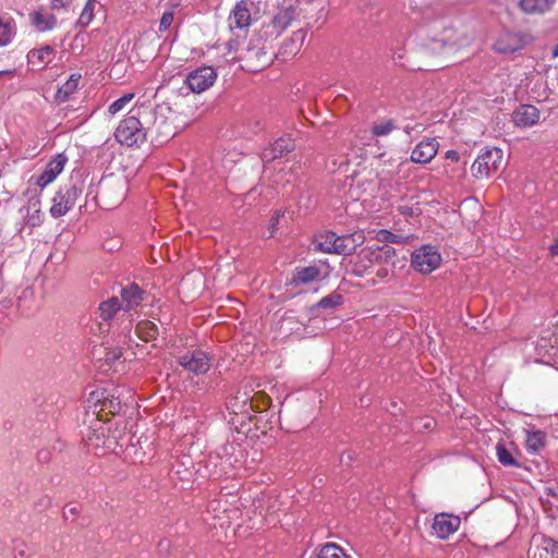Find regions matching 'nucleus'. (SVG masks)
I'll list each match as a JSON object with an SVG mask.
<instances>
[{"mask_svg": "<svg viewBox=\"0 0 558 558\" xmlns=\"http://www.w3.org/2000/svg\"><path fill=\"white\" fill-rule=\"evenodd\" d=\"M144 126L147 131V141L155 146L168 143L175 134L173 113L167 106H142L141 109Z\"/></svg>", "mask_w": 558, "mask_h": 558, "instance_id": "nucleus-1", "label": "nucleus"}, {"mask_svg": "<svg viewBox=\"0 0 558 558\" xmlns=\"http://www.w3.org/2000/svg\"><path fill=\"white\" fill-rule=\"evenodd\" d=\"M141 107L132 109L116 129V140L125 146H140L147 141V131L143 123Z\"/></svg>", "mask_w": 558, "mask_h": 558, "instance_id": "nucleus-2", "label": "nucleus"}, {"mask_svg": "<svg viewBox=\"0 0 558 558\" xmlns=\"http://www.w3.org/2000/svg\"><path fill=\"white\" fill-rule=\"evenodd\" d=\"M473 40L472 34L464 29H457L442 22L434 23L429 36L428 46L433 50H441L445 47L463 48L470 46Z\"/></svg>", "mask_w": 558, "mask_h": 558, "instance_id": "nucleus-3", "label": "nucleus"}, {"mask_svg": "<svg viewBox=\"0 0 558 558\" xmlns=\"http://www.w3.org/2000/svg\"><path fill=\"white\" fill-rule=\"evenodd\" d=\"M109 427L107 423L100 421L98 417L94 418L86 432L83 433L84 440L89 450H95L98 454V449L114 450L118 445L114 436L108 435Z\"/></svg>", "mask_w": 558, "mask_h": 558, "instance_id": "nucleus-4", "label": "nucleus"}, {"mask_svg": "<svg viewBox=\"0 0 558 558\" xmlns=\"http://www.w3.org/2000/svg\"><path fill=\"white\" fill-rule=\"evenodd\" d=\"M83 189L84 182L82 181L61 186L52 199L51 216L53 218L64 216L75 205L77 198L83 193Z\"/></svg>", "mask_w": 558, "mask_h": 558, "instance_id": "nucleus-5", "label": "nucleus"}, {"mask_svg": "<svg viewBox=\"0 0 558 558\" xmlns=\"http://www.w3.org/2000/svg\"><path fill=\"white\" fill-rule=\"evenodd\" d=\"M501 161L502 150L500 148H485L473 162L471 172L476 179L489 178L499 169Z\"/></svg>", "mask_w": 558, "mask_h": 558, "instance_id": "nucleus-6", "label": "nucleus"}, {"mask_svg": "<svg viewBox=\"0 0 558 558\" xmlns=\"http://www.w3.org/2000/svg\"><path fill=\"white\" fill-rule=\"evenodd\" d=\"M441 255L436 246L426 244L416 248L412 254V266L421 274H430L439 267Z\"/></svg>", "mask_w": 558, "mask_h": 558, "instance_id": "nucleus-7", "label": "nucleus"}, {"mask_svg": "<svg viewBox=\"0 0 558 558\" xmlns=\"http://www.w3.org/2000/svg\"><path fill=\"white\" fill-rule=\"evenodd\" d=\"M177 362L195 375L206 374L210 368V357L202 350H189L177 357Z\"/></svg>", "mask_w": 558, "mask_h": 558, "instance_id": "nucleus-8", "label": "nucleus"}, {"mask_svg": "<svg viewBox=\"0 0 558 558\" xmlns=\"http://www.w3.org/2000/svg\"><path fill=\"white\" fill-rule=\"evenodd\" d=\"M216 78L217 73L214 68L201 66L190 72L184 82L193 93H202L209 88Z\"/></svg>", "mask_w": 558, "mask_h": 558, "instance_id": "nucleus-9", "label": "nucleus"}, {"mask_svg": "<svg viewBox=\"0 0 558 558\" xmlns=\"http://www.w3.org/2000/svg\"><path fill=\"white\" fill-rule=\"evenodd\" d=\"M527 44V36L521 33L507 32L500 35L494 44L495 51L509 54L513 53Z\"/></svg>", "mask_w": 558, "mask_h": 558, "instance_id": "nucleus-10", "label": "nucleus"}, {"mask_svg": "<svg viewBox=\"0 0 558 558\" xmlns=\"http://www.w3.org/2000/svg\"><path fill=\"white\" fill-rule=\"evenodd\" d=\"M460 524L461 520L458 515L444 512L435 515L432 527L439 538L446 539L460 527Z\"/></svg>", "mask_w": 558, "mask_h": 558, "instance_id": "nucleus-11", "label": "nucleus"}, {"mask_svg": "<svg viewBox=\"0 0 558 558\" xmlns=\"http://www.w3.org/2000/svg\"><path fill=\"white\" fill-rule=\"evenodd\" d=\"M68 158L64 154H58L52 160H50L44 171L36 177V184L44 189L51 183L58 174H60L66 163Z\"/></svg>", "mask_w": 558, "mask_h": 558, "instance_id": "nucleus-12", "label": "nucleus"}, {"mask_svg": "<svg viewBox=\"0 0 558 558\" xmlns=\"http://www.w3.org/2000/svg\"><path fill=\"white\" fill-rule=\"evenodd\" d=\"M120 295L122 310L130 312L136 310L143 303L147 293L136 283H129L121 289Z\"/></svg>", "mask_w": 558, "mask_h": 558, "instance_id": "nucleus-13", "label": "nucleus"}, {"mask_svg": "<svg viewBox=\"0 0 558 558\" xmlns=\"http://www.w3.org/2000/svg\"><path fill=\"white\" fill-rule=\"evenodd\" d=\"M438 148L439 143L436 138H425L412 150L411 161L415 163H427L437 155Z\"/></svg>", "mask_w": 558, "mask_h": 558, "instance_id": "nucleus-14", "label": "nucleus"}, {"mask_svg": "<svg viewBox=\"0 0 558 558\" xmlns=\"http://www.w3.org/2000/svg\"><path fill=\"white\" fill-rule=\"evenodd\" d=\"M295 149L294 141L291 137H280L275 143L264 149L262 153V160L264 162H271L277 158L283 157L286 154Z\"/></svg>", "mask_w": 558, "mask_h": 558, "instance_id": "nucleus-15", "label": "nucleus"}, {"mask_svg": "<svg viewBox=\"0 0 558 558\" xmlns=\"http://www.w3.org/2000/svg\"><path fill=\"white\" fill-rule=\"evenodd\" d=\"M539 110L533 105H520L512 112V121L519 128H530L539 121Z\"/></svg>", "mask_w": 558, "mask_h": 558, "instance_id": "nucleus-16", "label": "nucleus"}, {"mask_svg": "<svg viewBox=\"0 0 558 558\" xmlns=\"http://www.w3.org/2000/svg\"><path fill=\"white\" fill-rule=\"evenodd\" d=\"M247 1L248 0H240L232 10L231 15L229 17L231 29H243L251 25L252 17L248 10Z\"/></svg>", "mask_w": 558, "mask_h": 558, "instance_id": "nucleus-17", "label": "nucleus"}, {"mask_svg": "<svg viewBox=\"0 0 558 558\" xmlns=\"http://www.w3.org/2000/svg\"><path fill=\"white\" fill-rule=\"evenodd\" d=\"M337 254L351 255L356 247L364 243L365 236L362 232H353L343 235H337Z\"/></svg>", "mask_w": 558, "mask_h": 558, "instance_id": "nucleus-18", "label": "nucleus"}, {"mask_svg": "<svg viewBox=\"0 0 558 558\" xmlns=\"http://www.w3.org/2000/svg\"><path fill=\"white\" fill-rule=\"evenodd\" d=\"M367 255L371 256V259H373V262H375V264L377 265H389L393 264L392 259L396 256V250L388 244L376 246L374 248L364 247V253L362 257L365 258V256Z\"/></svg>", "mask_w": 558, "mask_h": 558, "instance_id": "nucleus-19", "label": "nucleus"}, {"mask_svg": "<svg viewBox=\"0 0 558 558\" xmlns=\"http://www.w3.org/2000/svg\"><path fill=\"white\" fill-rule=\"evenodd\" d=\"M294 17L295 10L292 7L281 9L276 15H274L271 23L268 25V27L272 28L270 35L279 36L291 25Z\"/></svg>", "mask_w": 558, "mask_h": 558, "instance_id": "nucleus-20", "label": "nucleus"}, {"mask_svg": "<svg viewBox=\"0 0 558 558\" xmlns=\"http://www.w3.org/2000/svg\"><path fill=\"white\" fill-rule=\"evenodd\" d=\"M555 3V0H519L518 7L529 15L544 14L549 11Z\"/></svg>", "mask_w": 558, "mask_h": 558, "instance_id": "nucleus-21", "label": "nucleus"}, {"mask_svg": "<svg viewBox=\"0 0 558 558\" xmlns=\"http://www.w3.org/2000/svg\"><path fill=\"white\" fill-rule=\"evenodd\" d=\"M25 211L24 220L26 225L31 227H38L43 222V216L40 210V199L32 197L28 199L27 205L21 209Z\"/></svg>", "mask_w": 558, "mask_h": 558, "instance_id": "nucleus-22", "label": "nucleus"}, {"mask_svg": "<svg viewBox=\"0 0 558 558\" xmlns=\"http://www.w3.org/2000/svg\"><path fill=\"white\" fill-rule=\"evenodd\" d=\"M319 276L320 269L317 266L296 267L291 283L294 286L307 284L317 280Z\"/></svg>", "mask_w": 558, "mask_h": 558, "instance_id": "nucleus-23", "label": "nucleus"}, {"mask_svg": "<svg viewBox=\"0 0 558 558\" xmlns=\"http://www.w3.org/2000/svg\"><path fill=\"white\" fill-rule=\"evenodd\" d=\"M82 78L80 73H73L69 80L58 88L56 99L59 102H65L70 100L72 95L77 90L78 82Z\"/></svg>", "mask_w": 558, "mask_h": 558, "instance_id": "nucleus-24", "label": "nucleus"}, {"mask_svg": "<svg viewBox=\"0 0 558 558\" xmlns=\"http://www.w3.org/2000/svg\"><path fill=\"white\" fill-rule=\"evenodd\" d=\"M122 410V399L118 387H111L107 390L105 401L100 411H108L110 414H119Z\"/></svg>", "mask_w": 558, "mask_h": 558, "instance_id": "nucleus-25", "label": "nucleus"}, {"mask_svg": "<svg viewBox=\"0 0 558 558\" xmlns=\"http://www.w3.org/2000/svg\"><path fill=\"white\" fill-rule=\"evenodd\" d=\"M337 234L332 231H327L317 236L315 248L326 254H337Z\"/></svg>", "mask_w": 558, "mask_h": 558, "instance_id": "nucleus-26", "label": "nucleus"}, {"mask_svg": "<svg viewBox=\"0 0 558 558\" xmlns=\"http://www.w3.org/2000/svg\"><path fill=\"white\" fill-rule=\"evenodd\" d=\"M531 558H558V542L544 537L539 546L532 553Z\"/></svg>", "mask_w": 558, "mask_h": 558, "instance_id": "nucleus-27", "label": "nucleus"}, {"mask_svg": "<svg viewBox=\"0 0 558 558\" xmlns=\"http://www.w3.org/2000/svg\"><path fill=\"white\" fill-rule=\"evenodd\" d=\"M29 19L32 24L39 31V32H47L57 25V19L52 14H44L40 11H35L29 14Z\"/></svg>", "mask_w": 558, "mask_h": 558, "instance_id": "nucleus-28", "label": "nucleus"}, {"mask_svg": "<svg viewBox=\"0 0 558 558\" xmlns=\"http://www.w3.org/2000/svg\"><path fill=\"white\" fill-rule=\"evenodd\" d=\"M136 336L143 341L156 340L159 335L158 326L150 320H141L135 327Z\"/></svg>", "mask_w": 558, "mask_h": 558, "instance_id": "nucleus-29", "label": "nucleus"}, {"mask_svg": "<svg viewBox=\"0 0 558 558\" xmlns=\"http://www.w3.org/2000/svg\"><path fill=\"white\" fill-rule=\"evenodd\" d=\"M364 253V248H362L356 256L354 257V260L352 262V270L351 272L355 275L356 277H363L365 276L369 268L375 265V262L371 259V256L362 257Z\"/></svg>", "mask_w": 558, "mask_h": 558, "instance_id": "nucleus-30", "label": "nucleus"}, {"mask_svg": "<svg viewBox=\"0 0 558 558\" xmlns=\"http://www.w3.org/2000/svg\"><path fill=\"white\" fill-rule=\"evenodd\" d=\"M496 456L500 464L504 466H515L519 468L520 463L512 456L511 449L508 448L505 441H498L496 445Z\"/></svg>", "mask_w": 558, "mask_h": 558, "instance_id": "nucleus-31", "label": "nucleus"}, {"mask_svg": "<svg viewBox=\"0 0 558 558\" xmlns=\"http://www.w3.org/2000/svg\"><path fill=\"white\" fill-rule=\"evenodd\" d=\"M343 304V296L338 292H332L324 298H322L315 305L312 307V312L316 310H332Z\"/></svg>", "mask_w": 558, "mask_h": 558, "instance_id": "nucleus-32", "label": "nucleus"}, {"mask_svg": "<svg viewBox=\"0 0 558 558\" xmlns=\"http://www.w3.org/2000/svg\"><path fill=\"white\" fill-rule=\"evenodd\" d=\"M122 308L120 300L117 296H113L107 301H104L99 305L100 317L104 320H110L116 313Z\"/></svg>", "mask_w": 558, "mask_h": 558, "instance_id": "nucleus-33", "label": "nucleus"}, {"mask_svg": "<svg viewBox=\"0 0 558 558\" xmlns=\"http://www.w3.org/2000/svg\"><path fill=\"white\" fill-rule=\"evenodd\" d=\"M546 435L542 430L526 432V449L529 451L537 452L545 446Z\"/></svg>", "mask_w": 558, "mask_h": 558, "instance_id": "nucleus-34", "label": "nucleus"}, {"mask_svg": "<svg viewBox=\"0 0 558 558\" xmlns=\"http://www.w3.org/2000/svg\"><path fill=\"white\" fill-rule=\"evenodd\" d=\"M396 129L397 125L391 119L379 120L373 123L371 134L375 137L387 136Z\"/></svg>", "mask_w": 558, "mask_h": 558, "instance_id": "nucleus-35", "label": "nucleus"}, {"mask_svg": "<svg viewBox=\"0 0 558 558\" xmlns=\"http://www.w3.org/2000/svg\"><path fill=\"white\" fill-rule=\"evenodd\" d=\"M318 558H350V556L339 545L327 543L320 548Z\"/></svg>", "mask_w": 558, "mask_h": 558, "instance_id": "nucleus-36", "label": "nucleus"}, {"mask_svg": "<svg viewBox=\"0 0 558 558\" xmlns=\"http://www.w3.org/2000/svg\"><path fill=\"white\" fill-rule=\"evenodd\" d=\"M56 50L51 46H44L37 50H33L29 52V58H37L38 61L43 64H48L51 62V57L54 54Z\"/></svg>", "mask_w": 558, "mask_h": 558, "instance_id": "nucleus-37", "label": "nucleus"}, {"mask_svg": "<svg viewBox=\"0 0 558 558\" xmlns=\"http://www.w3.org/2000/svg\"><path fill=\"white\" fill-rule=\"evenodd\" d=\"M107 390L108 388H99V389H96V390H93L88 397H87V404L89 408L94 407L95 409L100 405V408H102L104 405V401H105V396H107Z\"/></svg>", "mask_w": 558, "mask_h": 558, "instance_id": "nucleus-38", "label": "nucleus"}, {"mask_svg": "<svg viewBox=\"0 0 558 558\" xmlns=\"http://www.w3.org/2000/svg\"><path fill=\"white\" fill-rule=\"evenodd\" d=\"M134 98L133 93H128L114 100L108 108V112L111 116L117 114L120 112L132 99Z\"/></svg>", "mask_w": 558, "mask_h": 558, "instance_id": "nucleus-39", "label": "nucleus"}, {"mask_svg": "<svg viewBox=\"0 0 558 558\" xmlns=\"http://www.w3.org/2000/svg\"><path fill=\"white\" fill-rule=\"evenodd\" d=\"M376 239L378 242H383L385 244L403 242V236L401 234H396L385 229H381L377 232Z\"/></svg>", "mask_w": 558, "mask_h": 558, "instance_id": "nucleus-40", "label": "nucleus"}, {"mask_svg": "<svg viewBox=\"0 0 558 558\" xmlns=\"http://www.w3.org/2000/svg\"><path fill=\"white\" fill-rule=\"evenodd\" d=\"M93 12H94V0H88L80 15V19H78L80 24L83 26H87L93 20V16H94Z\"/></svg>", "mask_w": 558, "mask_h": 558, "instance_id": "nucleus-41", "label": "nucleus"}, {"mask_svg": "<svg viewBox=\"0 0 558 558\" xmlns=\"http://www.w3.org/2000/svg\"><path fill=\"white\" fill-rule=\"evenodd\" d=\"M173 22V12L172 11H166L163 12L160 23H159V32L163 33L168 31Z\"/></svg>", "mask_w": 558, "mask_h": 558, "instance_id": "nucleus-42", "label": "nucleus"}, {"mask_svg": "<svg viewBox=\"0 0 558 558\" xmlns=\"http://www.w3.org/2000/svg\"><path fill=\"white\" fill-rule=\"evenodd\" d=\"M283 216V213L281 210H277L275 211L274 216L271 217L270 219V222H269V230H270V234L269 236H272L276 229H277V226L279 223V220L280 218Z\"/></svg>", "mask_w": 558, "mask_h": 558, "instance_id": "nucleus-43", "label": "nucleus"}, {"mask_svg": "<svg viewBox=\"0 0 558 558\" xmlns=\"http://www.w3.org/2000/svg\"><path fill=\"white\" fill-rule=\"evenodd\" d=\"M73 0H51V9L60 10L69 8Z\"/></svg>", "mask_w": 558, "mask_h": 558, "instance_id": "nucleus-44", "label": "nucleus"}, {"mask_svg": "<svg viewBox=\"0 0 558 558\" xmlns=\"http://www.w3.org/2000/svg\"><path fill=\"white\" fill-rule=\"evenodd\" d=\"M380 267L376 270V276L379 279H385L389 276V268L387 265H379Z\"/></svg>", "mask_w": 558, "mask_h": 558, "instance_id": "nucleus-45", "label": "nucleus"}, {"mask_svg": "<svg viewBox=\"0 0 558 558\" xmlns=\"http://www.w3.org/2000/svg\"><path fill=\"white\" fill-rule=\"evenodd\" d=\"M446 158L457 162L460 159V155L457 150L450 149L446 151Z\"/></svg>", "mask_w": 558, "mask_h": 558, "instance_id": "nucleus-46", "label": "nucleus"}, {"mask_svg": "<svg viewBox=\"0 0 558 558\" xmlns=\"http://www.w3.org/2000/svg\"><path fill=\"white\" fill-rule=\"evenodd\" d=\"M305 35H306V33L304 31L300 29V31L293 33V40L303 43V40L305 39Z\"/></svg>", "mask_w": 558, "mask_h": 558, "instance_id": "nucleus-47", "label": "nucleus"}, {"mask_svg": "<svg viewBox=\"0 0 558 558\" xmlns=\"http://www.w3.org/2000/svg\"><path fill=\"white\" fill-rule=\"evenodd\" d=\"M550 253L554 256H558V240H556L555 243L550 245Z\"/></svg>", "mask_w": 558, "mask_h": 558, "instance_id": "nucleus-48", "label": "nucleus"}, {"mask_svg": "<svg viewBox=\"0 0 558 558\" xmlns=\"http://www.w3.org/2000/svg\"><path fill=\"white\" fill-rule=\"evenodd\" d=\"M68 511H69L71 514H73V515H74V514H76L77 509H76L75 507H70V508L68 509Z\"/></svg>", "mask_w": 558, "mask_h": 558, "instance_id": "nucleus-49", "label": "nucleus"}, {"mask_svg": "<svg viewBox=\"0 0 558 558\" xmlns=\"http://www.w3.org/2000/svg\"><path fill=\"white\" fill-rule=\"evenodd\" d=\"M553 56L558 57V44L553 48Z\"/></svg>", "mask_w": 558, "mask_h": 558, "instance_id": "nucleus-50", "label": "nucleus"}, {"mask_svg": "<svg viewBox=\"0 0 558 558\" xmlns=\"http://www.w3.org/2000/svg\"><path fill=\"white\" fill-rule=\"evenodd\" d=\"M14 71H11V70H4V71H0V76L1 75H4V74H13Z\"/></svg>", "mask_w": 558, "mask_h": 558, "instance_id": "nucleus-51", "label": "nucleus"}, {"mask_svg": "<svg viewBox=\"0 0 558 558\" xmlns=\"http://www.w3.org/2000/svg\"><path fill=\"white\" fill-rule=\"evenodd\" d=\"M411 130H412V128H410V126H407V128L404 129L405 133H408V134H410Z\"/></svg>", "mask_w": 558, "mask_h": 558, "instance_id": "nucleus-52", "label": "nucleus"}, {"mask_svg": "<svg viewBox=\"0 0 558 558\" xmlns=\"http://www.w3.org/2000/svg\"><path fill=\"white\" fill-rule=\"evenodd\" d=\"M424 426H425L426 428H428V427L430 426V424H429V423H426Z\"/></svg>", "mask_w": 558, "mask_h": 558, "instance_id": "nucleus-53", "label": "nucleus"}]
</instances>
